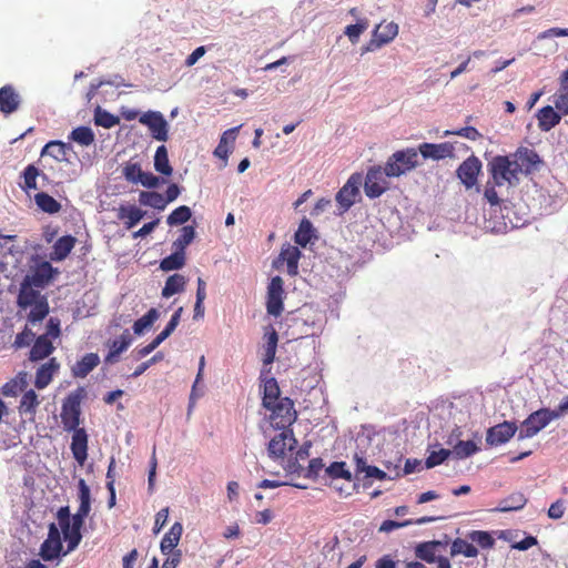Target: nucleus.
Returning a JSON list of instances; mask_svg holds the SVG:
<instances>
[{
    "label": "nucleus",
    "mask_w": 568,
    "mask_h": 568,
    "mask_svg": "<svg viewBox=\"0 0 568 568\" xmlns=\"http://www.w3.org/2000/svg\"><path fill=\"white\" fill-rule=\"evenodd\" d=\"M526 504L527 498L523 493H513L499 501L496 510L501 513L519 510L524 508Z\"/></svg>",
    "instance_id": "30"
},
{
    "label": "nucleus",
    "mask_w": 568,
    "mask_h": 568,
    "mask_svg": "<svg viewBox=\"0 0 568 568\" xmlns=\"http://www.w3.org/2000/svg\"><path fill=\"white\" fill-rule=\"evenodd\" d=\"M78 489L80 505L77 513L71 516L69 506L60 507L57 511L58 528L60 535L62 534L67 541V550H64L63 556L73 551L80 545L82 540L81 529L91 511L90 487L83 478L79 479Z\"/></svg>",
    "instance_id": "1"
},
{
    "label": "nucleus",
    "mask_w": 568,
    "mask_h": 568,
    "mask_svg": "<svg viewBox=\"0 0 568 568\" xmlns=\"http://www.w3.org/2000/svg\"><path fill=\"white\" fill-rule=\"evenodd\" d=\"M368 28L367 20H361L355 24H349L345 29V34L348 37L352 43H356L361 34Z\"/></svg>",
    "instance_id": "55"
},
{
    "label": "nucleus",
    "mask_w": 568,
    "mask_h": 568,
    "mask_svg": "<svg viewBox=\"0 0 568 568\" xmlns=\"http://www.w3.org/2000/svg\"><path fill=\"white\" fill-rule=\"evenodd\" d=\"M40 175L39 170L33 165L29 164L24 171H23V185L22 189L28 190H36L37 189V178Z\"/></svg>",
    "instance_id": "53"
},
{
    "label": "nucleus",
    "mask_w": 568,
    "mask_h": 568,
    "mask_svg": "<svg viewBox=\"0 0 568 568\" xmlns=\"http://www.w3.org/2000/svg\"><path fill=\"white\" fill-rule=\"evenodd\" d=\"M537 118L539 129L545 132L550 131L561 120L560 114L557 113L550 105L541 108L538 111Z\"/></svg>",
    "instance_id": "27"
},
{
    "label": "nucleus",
    "mask_w": 568,
    "mask_h": 568,
    "mask_svg": "<svg viewBox=\"0 0 568 568\" xmlns=\"http://www.w3.org/2000/svg\"><path fill=\"white\" fill-rule=\"evenodd\" d=\"M154 169L165 176H170L173 172V169L169 162L168 149L165 145H160L155 151Z\"/></svg>",
    "instance_id": "37"
},
{
    "label": "nucleus",
    "mask_w": 568,
    "mask_h": 568,
    "mask_svg": "<svg viewBox=\"0 0 568 568\" xmlns=\"http://www.w3.org/2000/svg\"><path fill=\"white\" fill-rule=\"evenodd\" d=\"M422 156L427 160L432 159L434 161H440L444 159H454L455 155V145L452 142H443V143H422L418 149H416Z\"/></svg>",
    "instance_id": "15"
},
{
    "label": "nucleus",
    "mask_w": 568,
    "mask_h": 568,
    "mask_svg": "<svg viewBox=\"0 0 568 568\" xmlns=\"http://www.w3.org/2000/svg\"><path fill=\"white\" fill-rule=\"evenodd\" d=\"M186 280L184 275L178 273L170 275L166 278L165 285L162 290V296L168 298L176 293L183 292Z\"/></svg>",
    "instance_id": "33"
},
{
    "label": "nucleus",
    "mask_w": 568,
    "mask_h": 568,
    "mask_svg": "<svg viewBox=\"0 0 568 568\" xmlns=\"http://www.w3.org/2000/svg\"><path fill=\"white\" fill-rule=\"evenodd\" d=\"M555 106L565 115L568 114V89H561L555 100Z\"/></svg>",
    "instance_id": "60"
},
{
    "label": "nucleus",
    "mask_w": 568,
    "mask_h": 568,
    "mask_svg": "<svg viewBox=\"0 0 568 568\" xmlns=\"http://www.w3.org/2000/svg\"><path fill=\"white\" fill-rule=\"evenodd\" d=\"M183 532V526L181 523H174L170 530L163 536L160 549L162 554H169L175 551L176 546L181 539Z\"/></svg>",
    "instance_id": "24"
},
{
    "label": "nucleus",
    "mask_w": 568,
    "mask_h": 568,
    "mask_svg": "<svg viewBox=\"0 0 568 568\" xmlns=\"http://www.w3.org/2000/svg\"><path fill=\"white\" fill-rule=\"evenodd\" d=\"M58 271L52 267V265L44 261L36 265L33 270L30 271L28 275L23 280L29 281L34 287L43 288L53 278V275L57 274Z\"/></svg>",
    "instance_id": "17"
},
{
    "label": "nucleus",
    "mask_w": 568,
    "mask_h": 568,
    "mask_svg": "<svg viewBox=\"0 0 568 568\" xmlns=\"http://www.w3.org/2000/svg\"><path fill=\"white\" fill-rule=\"evenodd\" d=\"M53 349L54 347L48 337V334L40 335L30 349L29 358L32 362L41 361L48 357L53 352Z\"/></svg>",
    "instance_id": "26"
},
{
    "label": "nucleus",
    "mask_w": 568,
    "mask_h": 568,
    "mask_svg": "<svg viewBox=\"0 0 568 568\" xmlns=\"http://www.w3.org/2000/svg\"><path fill=\"white\" fill-rule=\"evenodd\" d=\"M169 518V507L160 509L155 515L154 521V534L160 532V530L165 526Z\"/></svg>",
    "instance_id": "61"
},
{
    "label": "nucleus",
    "mask_w": 568,
    "mask_h": 568,
    "mask_svg": "<svg viewBox=\"0 0 568 568\" xmlns=\"http://www.w3.org/2000/svg\"><path fill=\"white\" fill-rule=\"evenodd\" d=\"M313 232H314V229H313V224L311 223L310 220L307 219H303L300 223V226L295 233V242L305 247L312 240L313 237Z\"/></svg>",
    "instance_id": "42"
},
{
    "label": "nucleus",
    "mask_w": 568,
    "mask_h": 568,
    "mask_svg": "<svg viewBox=\"0 0 568 568\" xmlns=\"http://www.w3.org/2000/svg\"><path fill=\"white\" fill-rule=\"evenodd\" d=\"M100 363V358L95 353L85 354L77 364L72 367V374L75 377H85L92 369H94Z\"/></svg>",
    "instance_id": "29"
},
{
    "label": "nucleus",
    "mask_w": 568,
    "mask_h": 568,
    "mask_svg": "<svg viewBox=\"0 0 568 568\" xmlns=\"http://www.w3.org/2000/svg\"><path fill=\"white\" fill-rule=\"evenodd\" d=\"M297 439L292 429L282 430L278 435L274 436L267 446L268 456L272 459H283L286 457L287 452H293L296 448Z\"/></svg>",
    "instance_id": "9"
},
{
    "label": "nucleus",
    "mask_w": 568,
    "mask_h": 568,
    "mask_svg": "<svg viewBox=\"0 0 568 568\" xmlns=\"http://www.w3.org/2000/svg\"><path fill=\"white\" fill-rule=\"evenodd\" d=\"M271 410V423L275 429H291L290 427L295 423L297 413L294 408V402L288 397H283L278 403H275L266 408Z\"/></svg>",
    "instance_id": "5"
},
{
    "label": "nucleus",
    "mask_w": 568,
    "mask_h": 568,
    "mask_svg": "<svg viewBox=\"0 0 568 568\" xmlns=\"http://www.w3.org/2000/svg\"><path fill=\"white\" fill-rule=\"evenodd\" d=\"M284 282L281 276L271 278L266 294V311L270 315L278 317L284 310Z\"/></svg>",
    "instance_id": "10"
},
{
    "label": "nucleus",
    "mask_w": 568,
    "mask_h": 568,
    "mask_svg": "<svg viewBox=\"0 0 568 568\" xmlns=\"http://www.w3.org/2000/svg\"><path fill=\"white\" fill-rule=\"evenodd\" d=\"M517 429L515 422L505 420L487 430L486 443L490 446L503 445L516 434Z\"/></svg>",
    "instance_id": "16"
},
{
    "label": "nucleus",
    "mask_w": 568,
    "mask_h": 568,
    "mask_svg": "<svg viewBox=\"0 0 568 568\" xmlns=\"http://www.w3.org/2000/svg\"><path fill=\"white\" fill-rule=\"evenodd\" d=\"M362 183V174L353 173L342 189L336 193L335 200L343 212L348 211L357 201Z\"/></svg>",
    "instance_id": "7"
},
{
    "label": "nucleus",
    "mask_w": 568,
    "mask_h": 568,
    "mask_svg": "<svg viewBox=\"0 0 568 568\" xmlns=\"http://www.w3.org/2000/svg\"><path fill=\"white\" fill-rule=\"evenodd\" d=\"M397 34L398 26L395 22L378 24L373 32V38L367 45L363 48V52L374 51L389 43Z\"/></svg>",
    "instance_id": "14"
},
{
    "label": "nucleus",
    "mask_w": 568,
    "mask_h": 568,
    "mask_svg": "<svg viewBox=\"0 0 568 568\" xmlns=\"http://www.w3.org/2000/svg\"><path fill=\"white\" fill-rule=\"evenodd\" d=\"M77 239L72 235L59 237L52 246L51 260L55 262L63 261L68 257L75 245Z\"/></svg>",
    "instance_id": "21"
},
{
    "label": "nucleus",
    "mask_w": 568,
    "mask_h": 568,
    "mask_svg": "<svg viewBox=\"0 0 568 568\" xmlns=\"http://www.w3.org/2000/svg\"><path fill=\"white\" fill-rule=\"evenodd\" d=\"M375 568H397V561L390 555H384L376 560Z\"/></svg>",
    "instance_id": "64"
},
{
    "label": "nucleus",
    "mask_w": 568,
    "mask_h": 568,
    "mask_svg": "<svg viewBox=\"0 0 568 568\" xmlns=\"http://www.w3.org/2000/svg\"><path fill=\"white\" fill-rule=\"evenodd\" d=\"M452 455V450L442 448L439 450H434L426 458L425 465L427 468H433L435 466L444 463Z\"/></svg>",
    "instance_id": "56"
},
{
    "label": "nucleus",
    "mask_w": 568,
    "mask_h": 568,
    "mask_svg": "<svg viewBox=\"0 0 568 568\" xmlns=\"http://www.w3.org/2000/svg\"><path fill=\"white\" fill-rule=\"evenodd\" d=\"M324 468V463L322 458H313L310 460L308 467L304 474L306 478L316 479Z\"/></svg>",
    "instance_id": "58"
},
{
    "label": "nucleus",
    "mask_w": 568,
    "mask_h": 568,
    "mask_svg": "<svg viewBox=\"0 0 568 568\" xmlns=\"http://www.w3.org/2000/svg\"><path fill=\"white\" fill-rule=\"evenodd\" d=\"M152 136L158 140L165 142L169 139L168 135V122L162 114H159L155 122L149 126Z\"/></svg>",
    "instance_id": "49"
},
{
    "label": "nucleus",
    "mask_w": 568,
    "mask_h": 568,
    "mask_svg": "<svg viewBox=\"0 0 568 568\" xmlns=\"http://www.w3.org/2000/svg\"><path fill=\"white\" fill-rule=\"evenodd\" d=\"M84 397V389L78 388L70 393L62 403L61 423L65 432L79 429L81 416V400Z\"/></svg>",
    "instance_id": "4"
},
{
    "label": "nucleus",
    "mask_w": 568,
    "mask_h": 568,
    "mask_svg": "<svg viewBox=\"0 0 568 568\" xmlns=\"http://www.w3.org/2000/svg\"><path fill=\"white\" fill-rule=\"evenodd\" d=\"M191 209L186 205H181L172 211V213L166 219V223L170 226L181 225L187 222L191 219Z\"/></svg>",
    "instance_id": "45"
},
{
    "label": "nucleus",
    "mask_w": 568,
    "mask_h": 568,
    "mask_svg": "<svg viewBox=\"0 0 568 568\" xmlns=\"http://www.w3.org/2000/svg\"><path fill=\"white\" fill-rule=\"evenodd\" d=\"M195 230L191 225L183 226L180 236L173 242L175 250L184 253V250L193 242Z\"/></svg>",
    "instance_id": "47"
},
{
    "label": "nucleus",
    "mask_w": 568,
    "mask_h": 568,
    "mask_svg": "<svg viewBox=\"0 0 568 568\" xmlns=\"http://www.w3.org/2000/svg\"><path fill=\"white\" fill-rule=\"evenodd\" d=\"M139 179L140 180L138 183H141L143 186L149 187V189L158 187L161 182L160 178H158L156 175H154L151 172H144V171L142 172V174L140 175Z\"/></svg>",
    "instance_id": "59"
},
{
    "label": "nucleus",
    "mask_w": 568,
    "mask_h": 568,
    "mask_svg": "<svg viewBox=\"0 0 568 568\" xmlns=\"http://www.w3.org/2000/svg\"><path fill=\"white\" fill-rule=\"evenodd\" d=\"M71 432L73 434L70 448L73 458L78 462L80 466H83L88 458V434L84 428H79Z\"/></svg>",
    "instance_id": "18"
},
{
    "label": "nucleus",
    "mask_w": 568,
    "mask_h": 568,
    "mask_svg": "<svg viewBox=\"0 0 568 568\" xmlns=\"http://www.w3.org/2000/svg\"><path fill=\"white\" fill-rule=\"evenodd\" d=\"M325 471L333 479L342 478V479H345V480H348V481L352 480V474L346 468V463H344V462H334V463H332L325 469Z\"/></svg>",
    "instance_id": "50"
},
{
    "label": "nucleus",
    "mask_w": 568,
    "mask_h": 568,
    "mask_svg": "<svg viewBox=\"0 0 568 568\" xmlns=\"http://www.w3.org/2000/svg\"><path fill=\"white\" fill-rule=\"evenodd\" d=\"M34 202L40 210L49 214L58 213L61 210V204L45 192L37 193Z\"/></svg>",
    "instance_id": "36"
},
{
    "label": "nucleus",
    "mask_w": 568,
    "mask_h": 568,
    "mask_svg": "<svg viewBox=\"0 0 568 568\" xmlns=\"http://www.w3.org/2000/svg\"><path fill=\"white\" fill-rule=\"evenodd\" d=\"M94 121L97 125L103 126L105 129L113 128L120 122L118 116L111 114L108 111H101L100 108H98L95 112Z\"/></svg>",
    "instance_id": "52"
},
{
    "label": "nucleus",
    "mask_w": 568,
    "mask_h": 568,
    "mask_svg": "<svg viewBox=\"0 0 568 568\" xmlns=\"http://www.w3.org/2000/svg\"><path fill=\"white\" fill-rule=\"evenodd\" d=\"M71 149L70 144L63 143L61 141H50L42 149L41 155H50L57 161L67 160V152Z\"/></svg>",
    "instance_id": "35"
},
{
    "label": "nucleus",
    "mask_w": 568,
    "mask_h": 568,
    "mask_svg": "<svg viewBox=\"0 0 568 568\" xmlns=\"http://www.w3.org/2000/svg\"><path fill=\"white\" fill-rule=\"evenodd\" d=\"M388 189V182L386 180L385 166L381 165L372 166L367 170L364 192L367 197L376 199L379 197Z\"/></svg>",
    "instance_id": "8"
},
{
    "label": "nucleus",
    "mask_w": 568,
    "mask_h": 568,
    "mask_svg": "<svg viewBox=\"0 0 568 568\" xmlns=\"http://www.w3.org/2000/svg\"><path fill=\"white\" fill-rule=\"evenodd\" d=\"M458 135L470 141H476L483 138V134L474 126H465L458 130H446L444 136Z\"/></svg>",
    "instance_id": "51"
},
{
    "label": "nucleus",
    "mask_w": 568,
    "mask_h": 568,
    "mask_svg": "<svg viewBox=\"0 0 568 568\" xmlns=\"http://www.w3.org/2000/svg\"><path fill=\"white\" fill-rule=\"evenodd\" d=\"M21 103V98L13 85L7 84L0 88V112L11 114L16 112Z\"/></svg>",
    "instance_id": "19"
},
{
    "label": "nucleus",
    "mask_w": 568,
    "mask_h": 568,
    "mask_svg": "<svg viewBox=\"0 0 568 568\" xmlns=\"http://www.w3.org/2000/svg\"><path fill=\"white\" fill-rule=\"evenodd\" d=\"M280 257L286 262L287 273L295 276L298 273V261L301 258V251L296 246L288 245L283 248Z\"/></svg>",
    "instance_id": "31"
},
{
    "label": "nucleus",
    "mask_w": 568,
    "mask_h": 568,
    "mask_svg": "<svg viewBox=\"0 0 568 568\" xmlns=\"http://www.w3.org/2000/svg\"><path fill=\"white\" fill-rule=\"evenodd\" d=\"M185 264V255L183 252L175 250L174 253L164 257L160 263V268L162 271L169 272L174 270H180Z\"/></svg>",
    "instance_id": "41"
},
{
    "label": "nucleus",
    "mask_w": 568,
    "mask_h": 568,
    "mask_svg": "<svg viewBox=\"0 0 568 568\" xmlns=\"http://www.w3.org/2000/svg\"><path fill=\"white\" fill-rule=\"evenodd\" d=\"M59 369V364L55 358H50L49 362L44 363L39 367L36 374L34 385L37 388L42 389L47 387L53 377V374Z\"/></svg>",
    "instance_id": "23"
},
{
    "label": "nucleus",
    "mask_w": 568,
    "mask_h": 568,
    "mask_svg": "<svg viewBox=\"0 0 568 568\" xmlns=\"http://www.w3.org/2000/svg\"><path fill=\"white\" fill-rule=\"evenodd\" d=\"M450 555H464L468 558H474L478 556V549L470 542L465 539L456 538L450 546Z\"/></svg>",
    "instance_id": "38"
},
{
    "label": "nucleus",
    "mask_w": 568,
    "mask_h": 568,
    "mask_svg": "<svg viewBox=\"0 0 568 568\" xmlns=\"http://www.w3.org/2000/svg\"><path fill=\"white\" fill-rule=\"evenodd\" d=\"M139 202L142 205L151 206L159 211H163L168 205L164 195L154 191H142L139 195Z\"/></svg>",
    "instance_id": "34"
},
{
    "label": "nucleus",
    "mask_w": 568,
    "mask_h": 568,
    "mask_svg": "<svg viewBox=\"0 0 568 568\" xmlns=\"http://www.w3.org/2000/svg\"><path fill=\"white\" fill-rule=\"evenodd\" d=\"M132 338L128 329L123 332V334L112 342L108 343L109 353L104 358L106 364H114L119 361L120 355L128 349L131 345Z\"/></svg>",
    "instance_id": "20"
},
{
    "label": "nucleus",
    "mask_w": 568,
    "mask_h": 568,
    "mask_svg": "<svg viewBox=\"0 0 568 568\" xmlns=\"http://www.w3.org/2000/svg\"><path fill=\"white\" fill-rule=\"evenodd\" d=\"M280 387L274 377H271L265 381L264 383V389H263V398L262 404L265 408L270 407L271 405L278 403L282 397H280Z\"/></svg>",
    "instance_id": "32"
},
{
    "label": "nucleus",
    "mask_w": 568,
    "mask_h": 568,
    "mask_svg": "<svg viewBox=\"0 0 568 568\" xmlns=\"http://www.w3.org/2000/svg\"><path fill=\"white\" fill-rule=\"evenodd\" d=\"M239 128H233L227 131H225L220 140L219 145L216 146L214 154L221 159H226L229 155V149H227V135H232V141L235 140V135Z\"/></svg>",
    "instance_id": "54"
},
{
    "label": "nucleus",
    "mask_w": 568,
    "mask_h": 568,
    "mask_svg": "<svg viewBox=\"0 0 568 568\" xmlns=\"http://www.w3.org/2000/svg\"><path fill=\"white\" fill-rule=\"evenodd\" d=\"M518 172L520 174H530L536 171L541 163V159L538 153L529 148L520 146L513 154H510Z\"/></svg>",
    "instance_id": "12"
},
{
    "label": "nucleus",
    "mask_w": 568,
    "mask_h": 568,
    "mask_svg": "<svg viewBox=\"0 0 568 568\" xmlns=\"http://www.w3.org/2000/svg\"><path fill=\"white\" fill-rule=\"evenodd\" d=\"M442 545L438 540L423 541L415 547V556L427 564L438 562L437 548Z\"/></svg>",
    "instance_id": "25"
},
{
    "label": "nucleus",
    "mask_w": 568,
    "mask_h": 568,
    "mask_svg": "<svg viewBox=\"0 0 568 568\" xmlns=\"http://www.w3.org/2000/svg\"><path fill=\"white\" fill-rule=\"evenodd\" d=\"M39 405L38 395L33 389L26 392L20 400L19 412L24 415H33Z\"/></svg>",
    "instance_id": "43"
},
{
    "label": "nucleus",
    "mask_w": 568,
    "mask_h": 568,
    "mask_svg": "<svg viewBox=\"0 0 568 568\" xmlns=\"http://www.w3.org/2000/svg\"><path fill=\"white\" fill-rule=\"evenodd\" d=\"M467 537L483 549H490L495 545V539L488 531L473 530L467 535Z\"/></svg>",
    "instance_id": "48"
},
{
    "label": "nucleus",
    "mask_w": 568,
    "mask_h": 568,
    "mask_svg": "<svg viewBox=\"0 0 568 568\" xmlns=\"http://www.w3.org/2000/svg\"><path fill=\"white\" fill-rule=\"evenodd\" d=\"M63 552L60 530L54 523H51L48 529V537L41 544L39 555L44 561H52L63 555Z\"/></svg>",
    "instance_id": "11"
},
{
    "label": "nucleus",
    "mask_w": 568,
    "mask_h": 568,
    "mask_svg": "<svg viewBox=\"0 0 568 568\" xmlns=\"http://www.w3.org/2000/svg\"><path fill=\"white\" fill-rule=\"evenodd\" d=\"M29 307L31 310L28 315V320L31 323L40 322L49 314V304L45 296L40 298Z\"/></svg>",
    "instance_id": "44"
},
{
    "label": "nucleus",
    "mask_w": 568,
    "mask_h": 568,
    "mask_svg": "<svg viewBox=\"0 0 568 568\" xmlns=\"http://www.w3.org/2000/svg\"><path fill=\"white\" fill-rule=\"evenodd\" d=\"M478 450L479 448L473 440H459L454 446L452 454H454L459 459H464L474 455Z\"/></svg>",
    "instance_id": "46"
},
{
    "label": "nucleus",
    "mask_w": 568,
    "mask_h": 568,
    "mask_svg": "<svg viewBox=\"0 0 568 568\" xmlns=\"http://www.w3.org/2000/svg\"><path fill=\"white\" fill-rule=\"evenodd\" d=\"M145 212L134 205H121L118 210V217L124 221L128 230L134 227L144 216Z\"/></svg>",
    "instance_id": "28"
},
{
    "label": "nucleus",
    "mask_w": 568,
    "mask_h": 568,
    "mask_svg": "<svg viewBox=\"0 0 568 568\" xmlns=\"http://www.w3.org/2000/svg\"><path fill=\"white\" fill-rule=\"evenodd\" d=\"M69 139L82 146H89L94 142V133L89 126H78L69 135Z\"/></svg>",
    "instance_id": "40"
},
{
    "label": "nucleus",
    "mask_w": 568,
    "mask_h": 568,
    "mask_svg": "<svg viewBox=\"0 0 568 568\" xmlns=\"http://www.w3.org/2000/svg\"><path fill=\"white\" fill-rule=\"evenodd\" d=\"M480 171V160L476 155H470L457 168L456 174L466 189H471L477 184Z\"/></svg>",
    "instance_id": "13"
},
{
    "label": "nucleus",
    "mask_w": 568,
    "mask_h": 568,
    "mask_svg": "<svg viewBox=\"0 0 568 568\" xmlns=\"http://www.w3.org/2000/svg\"><path fill=\"white\" fill-rule=\"evenodd\" d=\"M491 179L497 186L516 185L519 183V172L511 155H497L489 162Z\"/></svg>",
    "instance_id": "3"
},
{
    "label": "nucleus",
    "mask_w": 568,
    "mask_h": 568,
    "mask_svg": "<svg viewBox=\"0 0 568 568\" xmlns=\"http://www.w3.org/2000/svg\"><path fill=\"white\" fill-rule=\"evenodd\" d=\"M42 297L44 296L41 295L40 291L34 288L33 284L26 280L22 281L17 301L21 308H28Z\"/></svg>",
    "instance_id": "22"
},
{
    "label": "nucleus",
    "mask_w": 568,
    "mask_h": 568,
    "mask_svg": "<svg viewBox=\"0 0 568 568\" xmlns=\"http://www.w3.org/2000/svg\"><path fill=\"white\" fill-rule=\"evenodd\" d=\"M166 555V559L164 560L162 568H176L182 559L181 550L171 551Z\"/></svg>",
    "instance_id": "62"
},
{
    "label": "nucleus",
    "mask_w": 568,
    "mask_h": 568,
    "mask_svg": "<svg viewBox=\"0 0 568 568\" xmlns=\"http://www.w3.org/2000/svg\"><path fill=\"white\" fill-rule=\"evenodd\" d=\"M565 506L561 499L552 503L548 509V517L551 519H560L564 516Z\"/></svg>",
    "instance_id": "63"
},
{
    "label": "nucleus",
    "mask_w": 568,
    "mask_h": 568,
    "mask_svg": "<svg viewBox=\"0 0 568 568\" xmlns=\"http://www.w3.org/2000/svg\"><path fill=\"white\" fill-rule=\"evenodd\" d=\"M160 317V313L156 308H150L146 314L141 318L136 320L133 324V332L135 335H142L153 323Z\"/></svg>",
    "instance_id": "39"
},
{
    "label": "nucleus",
    "mask_w": 568,
    "mask_h": 568,
    "mask_svg": "<svg viewBox=\"0 0 568 568\" xmlns=\"http://www.w3.org/2000/svg\"><path fill=\"white\" fill-rule=\"evenodd\" d=\"M419 165L418 151L415 148H406L394 152L385 163L387 178H399Z\"/></svg>",
    "instance_id": "2"
},
{
    "label": "nucleus",
    "mask_w": 568,
    "mask_h": 568,
    "mask_svg": "<svg viewBox=\"0 0 568 568\" xmlns=\"http://www.w3.org/2000/svg\"><path fill=\"white\" fill-rule=\"evenodd\" d=\"M142 169L139 163H129L123 169L124 178L132 183H138L142 174Z\"/></svg>",
    "instance_id": "57"
},
{
    "label": "nucleus",
    "mask_w": 568,
    "mask_h": 568,
    "mask_svg": "<svg viewBox=\"0 0 568 568\" xmlns=\"http://www.w3.org/2000/svg\"><path fill=\"white\" fill-rule=\"evenodd\" d=\"M559 417V413L551 412L548 408H540L531 413L523 423L518 434V439L531 438L545 428L552 419Z\"/></svg>",
    "instance_id": "6"
}]
</instances>
